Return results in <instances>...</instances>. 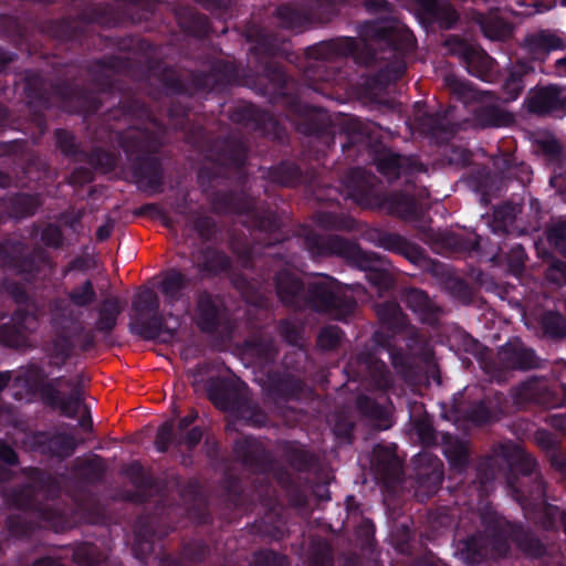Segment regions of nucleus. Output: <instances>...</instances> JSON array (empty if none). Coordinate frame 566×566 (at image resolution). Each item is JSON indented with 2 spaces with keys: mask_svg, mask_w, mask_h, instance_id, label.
<instances>
[{
  "mask_svg": "<svg viewBox=\"0 0 566 566\" xmlns=\"http://www.w3.org/2000/svg\"><path fill=\"white\" fill-rule=\"evenodd\" d=\"M244 35L248 42L254 43L256 53L273 56L279 50L277 39L264 27L251 22L245 27Z\"/></svg>",
  "mask_w": 566,
  "mask_h": 566,
  "instance_id": "nucleus-48",
  "label": "nucleus"
},
{
  "mask_svg": "<svg viewBox=\"0 0 566 566\" xmlns=\"http://www.w3.org/2000/svg\"><path fill=\"white\" fill-rule=\"evenodd\" d=\"M516 207L511 202H505L494 208L489 227L493 234L511 239L525 233L516 224Z\"/></svg>",
  "mask_w": 566,
  "mask_h": 566,
  "instance_id": "nucleus-38",
  "label": "nucleus"
},
{
  "mask_svg": "<svg viewBox=\"0 0 566 566\" xmlns=\"http://www.w3.org/2000/svg\"><path fill=\"white\" fill-rule=\"evenodd\" d=\"M446 46L451 55L457 56L469 74L482 81H488L494 69V59L480 45L452 35L446 40Z\"/></svg>",
  "mask_w": 566,
  "mask_h": 566,
  "instance_id": "nucleus-22",
  "label": "nucleus"
},
{
  "mask_svg": "<svg viewBox=\"0 0 566 566\" xmlns=\"http://www.w3.org/2000/svg\"><path fill=\"white\" fill-rule=\"evenodd\" d=\"M506 486L520 504L526 518L546 531L560 525L566 534V510L547 503L546 483L538 471L537 461L530 454H521L510 465Z\"/></svg>",
  "mask_w": 566,
  "mask_h": 566,
  "instance_id": "nucleus-6",
  "label": "nucleus"
},
{
  "mask_svg": "<svg viewBox=\"0 0 566 566\" xmlns=\"http://www.w3.org/2000/svg\"><path fill=\"white\" fill-rule=\"evenodd\" d=\"M175 511H181L179 506H167L159 503L153 514L140 515L135 524L134 553L140 560L146 559L154 551V538H164L176 528L171 518Z\"/></svg>",
  "mask_w": 566,
  "mask_h": 566,
  "instance_id": "nucleus-15",
  "label": "nucleus"
},
{
  "mask_svg": "<svg viewBox=\"0 0 566 566\" xmlns=\"http://www.w3.org/2000/svg\"><path fill=\"white\" fill-rule=\"evenodd\" d=\"M367 239L376 247L401 255L415 265H421L427 260L424 249L399 233L375 229L367 233Z\"/></svg>",
  "mask_w": 566,
  "mask_h": 566,
  "instance_id": "nucleus-24",
  "label": "nucleus"
},
{
  "mask_svg": "<svg viewBox=\"0 0 566 566\" xmlns=\"http://www.w3.org/2000/svg\"><path fill=\"white\" fill-rule=\"evenodd\" d=\"M281 451L285 462L297 472H311L318 464L315 453L296 441H284Z\"/></svg>",
  "mask_w": 566,
  "mask_h": 566,
  "instance_id": "nucleus-40",
  "label": "nucleus"
},
{
  "mask_svg": "<svg viewBox=\"0 0 566 566\" xmlns=\"http://www.w3.org/2000/svg\"><path fill=\"white\" fill-rule=\"evenodd\" d=\"M442 452L452 470L462 473L467 469L470 461V451L465 441L451 434H444Z\"/></svg>",
  "mask_w": 566,
  "mask_h": 566,
  "instance_id": "nucleus-45",
  "label": "nucleus"
},
{
  "mask_svg": "<svg viewBox=\"0 0 566 566\" xmlns=\"http://www.w3.org/2000/svg\"><path fill=\"white\" fill-rule=\"evenodd\" d=\"M245 388L247 385L239 379L217 377L208 381L207 394L218 409L237 413L253 424L263 426L268 416L247 397Z\"/></svg>",
  "mask_w": 566,
  "mask_h": 566,
  "instance_id": "nucleus-12",
  "label": "nucleus"
},
{
  "mask_svg": "<svg viewBox=\"0 0 566 566\" xmlns=\"http://www.w3.org/2000/svg\"><path fill=\"white\" fill-rule=\"evenodd\" d=\"M54 139L56 148L64 157L74 163L84 161L85 149L82 147L81 143L76 140V137L72 132L64 128H57L54 130Z\"/></svg>",
  "mask_w": 566,
  "mask_h": 566,
  "instance_id": "nucleus-55",
  "label": "nucleus"
},
{
  "mask_svg": "<svg viewBox=\"0 0 566 566\" xmlns=\"http://www.w3.org/2000/svg\"><path fill=\"white\" fill-rule=\"evenodd\" d=\"M374 340L380 347L387 349L391 365L397 374L408 376L412 370L410 357L401 349L391 345L390 336L386 333L377 331L374 333Z\"/></svg>",
  "mask_w": 566,
  "mask_h": 566,
  "instance_id": "nucleus-49",
  "label": "nucleus"
},
{
  "mask_svg": "<svg viewBox=\"0 0 566 566\" xmlns=\"http://www.w3.org/2000/svg\"><path fill=\"white\" fill-rule=\"evenodd\" d=\"M506 524L510 526V532L506 535L509 544L510 539H512L523 553L533 558H539L546 554V547L538 537L526 533L521 525L509 521H506Z\"/></svg>",
  "mask_w": 566,
  "mask_h": 566,
  "instance_id": "nucleus-47",
  "label": "nucleus"
},
{
  "mask_svg": "<svg viewBox=\"0 0 566 566\" xmlns=\"http://www.w3.org/2000/svg\"><path fill=\"white\" fill-rule=\"evenodd\" d=\"M6 503L24 512H34L45 522L52 523L56 512L39 500L38 486L31 483L20 484L10 488L3 493Z\"/></svg>",
  "mask_w": 566,
  "mask_h": 566,
  "instance_id": "nucleus-26",
  "label": "nucleus"
},
{
  "mask_svg": "<svg viewBox=\"0 0 566 566\" xmlns=\"http://www.w3.org/2000/svg\"><path fill=\"white\" fill-rule=\"evenodd\" d=\"M526 45L532 53L551 52L565 48L564 41L559 36L546 30L527 36Z\"/></svg>",
  "mask_w": 566,
  "mask_h": 566,
  "instance_id": "nucleus-62",
  "label": "nucleus"
},
{
  "mask_svg": "<svg viewBox=\"0 0 566 566\" xmlns=\"http://www.w3.org/2000/svg\"><path fill=\"white\" fill-rule=\"evenodd\" d=\"M195 268L202 279L217 277L232 268V261L223 251L206 247L198 251Z\"/></svg>",
  "mask_w": 566,
  "mask_h": 566,
  "instance_id": "nucleus-35",
  "label": "nucleus"
},
{
  "mask_svg": "<svg viewBox=\"0 0 566 566\" xmlns=\"http://www.w3.org/2000/svg\"><path fill=\"white\" fill-rule=\"evenodd\" d=\"M533 71L534 67L524 61H518L509 69L507 76L502 84L505 101L512 102L520 97L525 88L524 78Z\"/></svg>",
  "mask_w": 566,
  "mask_h": 566,
  "instance_id": "nucleus-46",
  "label": "nucleus"
},
{
  "mask_svg": "<svg viewBox=\"0 0 566 566\" xmlns=\"http://www.w3.org/2000/svg\"><path fill=\"white\" fill-rule=\"evenodd\" d=\"M123 474L136 489L128 499L136 503H147L151 490L156 485L154 476L148 473L139 461H133L123 469Z\"/></svg>",
  "mask_w": 566,
  "mask_h": 566,
  "instance_id": "nucleus-37",
  "label": "nucleus"
},
{
  "mask_svg": "<svg viewBox=\"0 0 566 566\" xmlns=\"http://www.w3.org/2000/svg\"><path fill=\"white\" fill-rule=\"evenodd\" d=\"M50 324L54 331L51 354L69 360L75 348V338L83 331L82 313L71 307L64 297L55 296L48 304Z\"/></svg>",
  "mask_w": 566,
  "mask_h": 566,
  "instance_id": "nucleus-14",
  "label": "nucleus"
},
{
  "mask_svg": "<svg viewBox=\"0 0 566 566\" xmlns=\"http://www.w3.org/2000/svg\"><path fill=\"white\" fill-rule=\"evenodd\" d=\"M49 256L41 249L29 250L21 240L0 241V270L9 271L27 281L38 277Z\"/></svg>",
  "mask_w": 566,
  "mask_h": 566,
  "instance_id": "nucleus-16",
  "label": "nucleus"
},
{
  "mask_svg": "<svg viewBox=\"0 0 566 566\" xmlns=\"http://www.w3.org/2000/svg\"><path fill=\"white\" fill-rule=\"evenodd\" d=\"M118 159L119 155L117 153L102 147H94L91 151L85 150L83 163H87L95 170L111 172L115 170Z\"/></svg>",
  "mask_w": 566,
  "mask_h": 566,
  "instance_id": "nucleus-61",
  "label": "nucleus"
},
{
  "mask_svg": "<svg viewBox=\"0 0 566 566\" xmlns=\"http://www.w3.org/2000/svg\"><path fill=\"white\" fill-rule=\"evenodd\" d=\"M541 367V358L524 342L514 337L497 348L496 355L482 359V369L496 382L506 381L511 371H528Z\"/></svg>",
  "mask_w": 566,
  "mask_h": 566,
  "instance_id": "nucleus-13",
  "label": "nucleus"
},
{
  "mask_svg": "<svg viewBox=\"0 0 566 566\" xmlns=\"http://www.w3.org/2000/svg\"><path fill=\"white\" fill-rule=\"evenodd\" d=\"M427 135L439 144L449 143L457 134V125L439 115L429 116L423 123Z\"/></svg>",
  "mask_w": 566,
  "mask_h": 566,
  "instance_id": "nucleus-57",
  "label": "nucleus"
},
{
  "mask_svg": "<svg viewBox=\"0 0 566 566\" xmlns=\"http://www.w3.org/2000/svg\"><path fill=\"white\" fill-rule=\"evenodd\" d=\"M124 20V13L115 2L103 1L86 6L76 17L49 21L44 31L67 49L102 51L117 48L119 51H147L150 43L135 36L113 38L96 31L97 27H115Z\"/></svg>",
  "mask_w": 566,
  "mask_h": 566,
  "instance_id": "nucleus-4",
  "label": "nucleus"
},
{
  "mask_svg": "<svg viewBox=\"0 0 566 566\" xmlns=\"http://www.w3.org/2000/svg\"><path fill=\"white\" fill-rule=\"evenodd\" d=\"M432 242L441 250L449 253H481L483 238L475 233H458L448 230H439L431 235Z\"/></svg>",
  "mask_w": 566,
  "mask_h": 566,
  "instance_id": "nucleus-31",
  "label": "nucleus"
},
{
  "mask_svg": "<svg viewBox=\"0 0 566 566\" xmlns=\"http://www.w3.org/2000/svg\"><path fill=\"white\" fill-rule=\"evenodd\" d=\"M371 465L376 476L384 484L392 485L401 481L402 467L395 446L377 444L374 449Z\"/></svg>",
  "mask_w": 566,
  "mask_h": 566,
  "instance_id": "nucleus-30",
  "label": "nucleus"
},
{
  "mask_svg": "<svg viewBox=\"0 0 566 566\" xmlns=\"http://www.w3.org/2000/svg\"><path fill=\"white\" fill-rule=\"evenodd\" d=\"M531 114L545 116L566 108V98L557 85H547L536 90L525 101Z\"/></svg>",
  "mask_w": 566,
  "mask_h": 566,
  "instance_id": "nucleus-32",
  "label": "nucleus"
},
{
  "mask_svg": "<svg viewBox=\"0 0 566 566\" xmlns=\"http://www.w3.org/2000/svg\"><path fill=\"white\" fill-rule=\"evenodd\" d=\"M159 308V297L151 289L139 291L132 303L130 329L144 340L170 344L177 335L179 323L175 327H170Z\"/></svg>",
  "mask_w": 566,
  "mask_h": 566,
  "instance_id": "nucleus-11",
  "label": "nucleus"
},
{
  "mask_svg": "<svg viewBox=\"0 0 566 566\" xmlns=\"http://www.w3.org/2000/svg\"><path fill=\"white\" fill-rule=\"evenodd\" d=\"M443 290L453 298L460 301L463 304H470L473 301V289L462 277L455 275L452 272H447L442 276Z\"/></svg>",
  "mask_w": 566,
  "mask_h": 566,
  "instance_id": "nucleus-58",
  "label": "nucleus"
},
{
  "mask_svg": "<svg viewBox=\"0 0 566 566\" xmlns=\"http://www.w3.org/2000/svg\"><path fill=\"white\" fill-rule=\"evenodd\" d=\"M275 17L282 28L302 32L311 27L304 6L301 8L290 4H280L275 10Z\"/></svg>",
  "mask_w": 566,
  "mask_h": 566,
  "instance_id": "nucleus-53",
  "label": "nucleus"
},
{
  "mask_svg": "<svg viewBox=\"0 0 566 566\" xmlns=\"http://www.w3.org/2000/svg\"><path fill=\"white\" fill-rule=\"evenodd\" d=\"M479 517L483 531H474L461 536L460 520L453 538L454 555L467 566H476L489 559L505 557L510 552L506 535L510 526L506 520L499 515L491 506H484L479 511Z\"/></svg>",
  "mask_w": 566,
  "mask_h": 566,
  "instance_id": "nucleus-7",
  "label": "nucleus"
},
{
  "mask_svg": "<svg viewBox=\"0 0 566 566\" xmlns=\"http://www.w3.org/2000/svg\"><path fill=\"white\" fill-rule=\"evenodd\" d=\"M74 470L84 482L96 484L104 480L106 465L101 455L92 454L91 458L86 460L80 461V459H77Z\"/></svg>",
  "mask_w": 566,
  "mask_h": 566,
  "instance_id": "nucleus-56",
  "label": "nucleus"
},
{
  "mask_svg": "<svg viewBox=\"0 0 566 566\" xmlns=\"http://www.w3.org/2000/svg\"><path fill=\"white\" fill-rule=\"evenodd\" d=\"M249 147L237 135L219 136L209 142L207 158L217 167H202L198 172L200 186H212L219 175L233 169L237 175V189L214 191L211 205L217 213H234L242 217V223L250 231L256 232L262 239L264 251L259 253L258 244H233V252L241 265L250 270L274 272L273 282L279 301L286 308L300 312L305 294L306 283L293 271L283 266L293 262V255L287 252H273L279 244L290 241L284 230L282 219L271 206L253 197L247 189Z\"/></svg>",
  "mask_w": 566,
  "mask_h": 566,
  "instance_id": "nucleus-2",
  "label": "nucleus"
},
{
  "mask_svg": "<svg viewBox=\"0 0 566 566\" xmlns=\"http://www.w3.org/2000/svg\"><path fill=\"white\" fill-rule=\"evenodd\" d=\"M249 86L270 104L285 108L298 133L317 138L331 135L332 120L327 112L303 102L305 88L287 75L282 64L266 62Z\"/></svg>",
  "mask_w": 566,
  "mask_h": 566,
  "instance_id": "nucleus-5",
  "label": "nucleus"
},
{
  "mask_svg": "<svg viewBox=\"0 0 566 566\" xmlns=\"http://www.w3.org/2000/svg\"><path fill=\"white\" fill-rule=\"evenodd\" d=\"M38 317L25 308H17L10 321L0 324V344L8 348H22L28 345L29 335L36 331Z\"/></svg>",
  "mask_w": 566,
  "mask_h": 566,
  "instance_id": "nucleus-23",
  "label": "nucleus"
},
{
  "mask_svg": "<svg viewBox=\"0 0 566 566\" xmlns=\"http://www.w3.org/2000/svg\"><path fill=\"white\" fill-rule=\"evenodd\" d=\"M178 24L187 34L197 39H203L210 30V21L203 13L191 9L184 10L178 13Z\"/></svg>",
  "mask_w": 566,
  "mask_h": 566,
  "instance_id": "nucleus-50",
  "label": "nucleus"
},
{
  "mask_svg": "<svg viewBox=\"0 0 566 566\" xmlns=\"http://www.w3.org/2000/svg\"><path fill=\"white\" fill-rule=\"evenodd\" d=\"M302 245L312 258L338 256L348 264L366 272L368 282L379 290H388L392 277L388 271L380 269L382 258L375 252L363 250L356 242L339 235H321L310 231L302 239Z\"/></svg>",
  "mask_w": 566,
  "mask_h": 566,
  "instance_id": "nucleus-9",
  "label": "nucleus"
},
{
  "mask_svg": "<svg viewBox=\"0 0 566 566\" xmlns=\"http://www.w3.org/2000/svg\"><path fill=\"white\" fill-rule=\"evenodd\" d=\"M473 21L479 25L482 34L492 41H505L513 35L514 28L510 21L500 15L499 8H491L488 12H474Z\"/></svg>",
  "mask_w": 566,
  "mask_h": 566,
  "instance_id": "nucleus-34",
  "label": "nucleus"
},
{
  "mask_svg": "<svg viewBox=\"0 0 566 566\" xmlns=\"http://www.w3.org/2000/svg\"><path fill=\"white\" fill-rule=\"evenodd\" d=\"M66 66L65 74L71 77L55 83L38 71H27L23 76V94L39 129H46L43 111L53 105V98L71 113H103L107 124L125 120L126 129L108 125L109 133L126 156L132 181L139 190L155 193L164 190L165 168L159 153L167 130H185L190 112L189 105L179 101L161 107L160 99L222 92L240 78L235 64L228 61L216 62L209 71H180L153 57H145L142 64L112 54L84 64L72 61Z\"/></svg>",
  "mask_w": 566,
  "mask_h": 566,
  "instance_id": "nucleus-1",
  "label": "nucleus"
},
{
  "mask_svg": "<svg viewBox=\"0 0 566 566\" xmlns=\"http://www.w3.org/2000/svg\"><path fill=\"white\" fill-rule=\"evenodd\" d=\"M252 566H289L286 555L271 548H260L252 554Z\"/></svg>",
  "mask_w": 566,
  "mask_h": 566,
  "instance_id": "nucleus-64",
  "label": "nucleus"
},
{
  "mask_svg": "<svg viewBox=\"0 0 566 566\" xmlns=\"http://www.w3.org/2000/svg\"><path fill=\"white\" fill-rule=\"evenodd\" d=\"M262 177L272 184L283 187H296L303 182V171L295 163L283 160L266 168Z\"/></svg>",
  "mask_w": 566,
  "mask_h": 566,
  "instance_id": "nucleus-41",
  "label": "nucleus"
},
{
  "mask_svg": "<svg viewBox=\"0 0 566 566\" xmlns=\"http://www.w3.org/2000/svg\"><path fill=\"white\" fill-rule=\"evenodd\" d=\"M344 186L347 197L363 208L386 209L406 220H416L421 214L420 203L415 195L403 190L384 192L381 180L361 167L349 169Z\"/></svg>",
  "mask_w": 566,
  "mask_h": 566,
  "instance_id": "nucleus-8",
  "label": "nucleus"
},
{
  "mask_svg": "<svg viewBox=\"0 0 566 566\" xmlns=\"http://www.w3.org/2000/svg\"><path fill=\"white\" fill-rule=\"evenodd\" d=\"M452 409L459 417L476 427L496 420L495 410L491 407V401L486 399L467 402L465 395L459 394V397H454Z\"/></svg>",
  "mask_w": 566,
  "mask_h": 566,
  "instance_id": "nucleus-33",
  "label": "nucleus"
},
{
  "mask_svg": "<svg viewBox=\"0 0 566 566\" xmlns=\"http://www.w3.org/2000/svg\"><path fill=\"white\" fill-rule=\"evenodd\" d=\"M66 296V302L73 308L74 306L86 308L91 306L93 303H95L97 300V293L95 291L94 283L90 279L72 287L67 292Z\"/></svg>",
  "mask_w": 566,
  "mask_h": 566,
  "instance_id": "nucleus-63",
  "label": "nucleus"
},
{
  "mask_svg": "<svg viewBox=\"0 0 566 566\" xmlns=\"http://www.w3.org/2000/svg\"><path fill=\"white\" fill-rule=\"evenodd\" d=\"M96 313L95 331L104 336L111 335L117 326L119 315L122 314L119 300L116 296L105 297L96 307Z\"/></svg>",
  "mask_w": 566,
  "mask_h": 566,
  "instance_id": "nucleus-42",
  "label": "nucleus"
},
{
  "mask_svg": "<svg viewBox=\"0 0 566 566\" xmlns=\"http://www.w3.org/2000/svg\"><path fill=\"white\" fill-rule=\"evenodd\" d=\"M304 380L290 371L271 369L265 374L263 389L274 401L298 400L305 390Z\"/></svg>",
  "mask_w": 566,
  "mask_h": 566,
  "instance_id": "nucleus-25",
  "label": "nucleus"
},
{
  "mask_svg": "<svg viewBox=\"0 0 566 566\" xmlns=\"http://www.w3.org/2000/svg\"><path fill=\"white\" fill-rule=\"evenodd\" d=\"M228 316L229 310L221 294L206 287L196 291L193 322L202 334H216L226 323Z\"/></svg>",
  "mask_w": 566,
  "mask_h": 566,
  "instance_id": "nucleus-20",
  "label": "nucleus"
},
{
  "mask_svg": "<svg viewBox=\"0 0 566 566\" xmlns=\"http://www.w3.org/2000/svg\"><path fill=\"white\" fill-rule=\"evenodd\" d=\"M357 302L344 291L342 284L329 275H321L306 283L300 312H314L329 315L336 321H345L354 314Z\"/></svg>",
  "mask_w": 566,
  "mask_h": 566,
  "instance_id": "nucleus-10",
  "label": "nucleus"
},
{
  "mask_svg": "<svg viewBox=\"0 0 566 566\" xmlns=\"http://www.w3.org/2000/svg\"><path fill=\"white\" fill-rule=\"evenodd\" d=\"M543 335L549 339L566 338V318L557 311H546L539 318Z\"/></svg>",
  "mask_w": 566,
  "mask_h": 566,
  "instance_id": "nucleus-60",
  "label": "nucleus"
},
{
  "mask_svg": "<svg viewBox=\"0 0 566 566\" xmlns=\"http://www.w3.org/2000/svg\"><path fill=\"white\" fill-rule=\"evenodd\" d=\"M41 206L38 195L10 192L0 200V210L17 220L32 217Z\"/></svg>",
  "mask_w": 566,
  "mask_h": 566,
  "instance_id": "nucleus-36",
  "label": "nucleus"
},
{
  "mask_svg": "<svg viewBox=\"0 0 566 566\" xmlns=\"http://www.w3.org/2000/svg\"><path fill=\"white\" fill-rule=\"evenodd\" d=\"M53 402L45 399L43 403L51 408H59L61 413L67 418L75 419L80 412L83 399L77 389L72 390L67 396H64L59 389L54 395Z\"/></svg>",
  "mask_w": 566,
  "mask_h": 566,
  "instance_id": "nucleus-59",
  "label": "nucleus"
},
{
  "mask_svg": "<svg viewBox=\"0 0 566 566\" xmlns=\"http://www.w3.org/2000/svg\"><path fill=\"white\" fill-rule=\"evenodd\" d=\"M515 399L545 409L566 408V385L551 384L545 378L532 377L520 384Z\"/></svg>",
  "mask_w": 566,
  "mask_h": 566,
  "instance_id": "nucleus-21",
  "label": "nucleus"
},
{
  "mask_svg": "<svg viewBox=\"0 0 566 566\" xmlns=\"http://www.w3.org/2000/svg\"><path fill=\"white\" fill-rule=\"evenodd\" d=\"M24 381L30 391L38 394L42 402L48 399L53 402L54 395L57 394V388H54L53 382H48L49 374L39 364H30L24 371Z\"/></svg>",
  "mask_w": 566,
  "mask_h": 566,
  "instance_id": "nucleus-43",
  "label": "nucleus"
},
{
  "mask_svg": "<svg viewBox=\"0 0 566 566\" xmlns=\"http://www.w3.org/2000/svg\"><path fill=\"white\" fill-rule=\"evenodd\" d=\"M366 144L369 146V155L377 171L390 182L400 177H405L406 181L410 182L419 174L428 170L417 156L395 153L381 142L371 144L368 140Z\"/></svg>",
  "mask_w": 566,
  "mask_h": 566,
  "instance_id": "nucleus-18",
  "label": "nucleus"
},
{
  "mask_svg": "<svg viewBox=\"0 0 566 566\" xmlns=\"http://www.w3.org/2000/svg\"><path fill=\"white\" fill-rule=\"evenodd\" d=\"M415 479L420 488L436 493L443 480V463L430 451H421L412 458Z\"/></svg>",
  "mask_w": 566,
  "mask_h": 566,
  "instance_id": "nucleus-28",
  "label": "nucleus"
},
{
  "mask_svg": "<svg viewBox=\"0 0 566 566\" xmlns=\"http://www.w3.org/2000/svg\"><path fill=\"white\" fill-rule=\"evenodd\" d=\"M402 301L421 323L429 326L439 325L444 311L426 291L419 287H407L402 294Z\"/></svg>",
  "mask_w": 566,
  "mask_h": 566,
  "instance_id": "nucleus-29",
  "label": "nucleus"
},
{
  "mask_svg": "<svg viewBox=\"0 0 566 566\" xmlns=\"http://www.w3.org/2000/svg\"><path fill=\"white\" fill-rule=\"evenodd\" d=\"M377 316L381 327L390 333V338L406 327V316L397 303L385 302L380 304L377 307Z\"/></svg>",
  "mask_w": 566,
  "mask_h": 566,
  "instance_id": "nucleus-51",
  "label": "nucleus"
},
{
  "mask_svg": "<svg viewBox=\"0 0 566 566\" xmlns=\"http://www.w3.org/2000/svg\"><path fill=\"white\" fill-rule=\"evenodd\" d=\"M474 119L483 128L505 127L513 123V116L497 105H483L475 111Z\"/></svg>",
  "mask_w": 566,
  "mask_h": 566,
  "instance_id": "nucleus-54",
  "label": "nucleus"
},
{
  "mask_svg": "<svg viewBox=\"0 0 566 566\" xmlns=\"http://www.w3.org/2000/svg\"><path fill=\"white\" fill-rule=\"evenodd\" d=\"M345 0H303L310 24H326L339 14Z\"/></svg>",
  "mask_w": 566,
  "mask_h": 566,
  "instance_id": "nucleus-44",
  "label": "nucleus"
},
{
  "mask_svg": "<svg viewBox=\"0 0 566 566\" xmlns=\"http://www.w3.org/2000/svg\"><path fill=\"white\" fill-rule=\"evenodd\" d=\"M82 442L70 432L36 431L31 437V447L35 451L60 460L70 458Z\"/></svg>",
  "mask_w": 566,
  "mask_h": 566,
  "instance_id": "nucleus-27",
  "label": "nucleus"
},
{
  "mask_svg": "<svg viewBox=\"0 0 566 566\" xmlns=\"http://www.w3.org/2000/svg\"><path fill=\"white\" fill-rule=\"evenodd\" d=\"M229 119L279 143H284L287 138L285 127L270 112L250 102H240L232 106L229 109Z\"/></svg>",
  "mask_w": 566,
  "mask_h": 566,
  "instance_id": "nucleus-19",
  "label": "nucleus"
},
{
  "mask_svg": "<svg viewBox=\"0 0 566 566\" xmlns=\"http://www.w3.org/2000/svg\"><path fill=\"white\" fill-rule=\"evenodd\" d=\"M493 165L505 178L516 179L522 184L528 181L532 174L531 167L523 161H517L512 154L499 156L493 160Z\"/></svg>",
  "mask_w": 566,
  "mask_h": 566,
  "instance_id": "nucleus-52",
  "label": "nucleus"
},
{
  "mask_svg": "<svg viewBox=\"0 0 566 566\" xmlns=\"http://www.w3.org/2000/svg\"><path fill=\"white\" fill-rule=\"evenodd\" d=\"M233 453L243 467L253 473L262 475L256 478L259 486L255 489L260 500L268 497L272 491L269 474L274 471L275 460L263 443L252 437L238 439L233 444Z\"/></svg>",
  "mask_w": 566,
  "mask_h": 566,
  "instance_id": "nucleus-17",
  "label": "nucleus"
},
{
  "mask_svg": "<svg viewBox=\"0 0 566 566\" xmlns=\"http://www.w3.org/2000/svg\"><path fill=\"white\" fill-rule=\"evenodd\" d=\"M417 44L416 36L407 27L398 23L375 28L370 41L357 40L353 36H337L319 41L305 49L307 65L303 77L308 86L317 82L334 80L326 62L352 56L355 63L378 70L368 76L367 85L371 90H386L391 83L399 81L407 70V59Z\"/></svg>",
  "mask_w": 566,
  "mask_h": 566,
  "instance_id": "nucleus-3",
  "label": "nucleus"
},
{
  "mask_svg": "<svg viewBox=\"0 0 566 566\" xmlns=\"http://www.w3.org/2000/svg\"><path fill=\"white\" fill-rule=\"evenodd\" d=\"M190 279L179 269L168 270L164 274L158 286L165 304L169 307H174L182 300L185 291L188 289Z\"/></svg>",
  "mask_w": 566,
  "mask_h": 566,
  "instance_id": "nucleus-39",
  "label": "nucleus"
}]
</instances>
